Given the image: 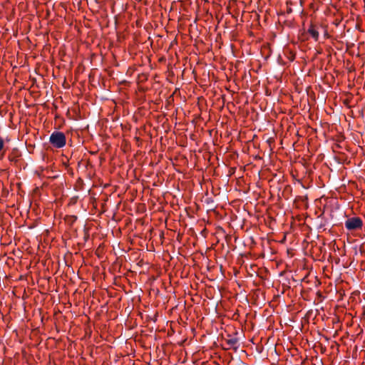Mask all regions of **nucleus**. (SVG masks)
<instances>
[{"label":"nucleus","mask_w":365,"mask_h":365,"mask_svg":"<svg viewBox=\"0 0 365 365\" xmlns=\"http://www.w3.org/2000/svg\"><path fill=\"white\" fill-rule=\"evenodd\" d=\"M344 225H345V227L348 230L352 231V230H356L361 229L363 225V222L360 217H354L348 218L345 221Z\"/></svg>","instance_id":"1"},{"label":"nucleus","mask_w":365,"mask_h":365,"mask_svg":"<svg viewBox=\"0 0 365 365\" xmlns=\"http://www.w3.org/2000/svg\"><path fill=\"white\" fill-rule=\"evenodd\" d=\"M307 33L315 41H317L319 36V28L316 25L311 24L307 30Z\"/></svg>","instance_id":"2"},{"label":"nucleus","mask_w":365,"mask_h":365,"mask_svg":"<svg viewBox=\"0 0 365 365\" xmlns=\"http://www.w3.org/2000/svg\"><path fill=\"white\" fill-rule=\"evenodd\" d=\"M225 341L229 346L228 348H224L225 349L232 348L236 351L239 348V340L236 337L225 339Z\"/></svg>","instance_id":"3"},{"label":"nucleus","mask_w":365,"mask_h":365,"mask_svg":"<svg viewBox=\"0 0 365 365\" xmlns=\"http://www.w3.org/2000/svg\"><path fill=\"white\" fill-rule=\"evenodd\" d=\"M66 138H49V143L55 148H62L66 143Z\"/></svg>","instance_id":"4"},{"label":"nucleus","mask_w":365,"mask_h":365,"mask_svg":"<svg viewBox=\"0 0 365 365\" xmlns=\"http://www.w3.org/2000/svg\"><path fill=\"white\" fill-rule=\"evenodd\" d=\"M50 137H59V138H61V137H65L64 136V134L61 132H54L53 133Z\"/></svg>","instance_id":"5"},{"label":"nucleus","mask_w":365,"mask_h":365,"mask_svg":"<svg viewBox=\"0 0 365 365\" xmlns=\"http://www.w3.org/2000/svg\"><path fill=\"white\" fill-rule=\"evenodd\" d=\"M274 138H267L266 142L267 144H269V146H271L272 143L274 142Z\"/></svg>","instance_id":"6"},{"label":"nucleus","mask_w":365,"mask_h":365,"mask_svg":"<svg viewBox=\"0 0 365 365\" xmlns=\"http://www.w3.org/2000/svg\"><path fill=\"white\" fill-rule=\"evenodd\" d=\"M4 141L3 138H0V151L4 148Z\"/></svg>","instance_id":"7"},{"label":"nucleus","mask_w":365,"mask_h":365,"mask_svg":"<svg viewBox=\"0 0 365 365\" xmlns=\"http://www.w3.org/2000/svg\"><path fill=\"white\" fill-rule=\"evenodd\" d=\"M69 219H70V222H75L77 220V217L74 216V215H72V216L69 217Z\"/></svg>","instance_id":"8"},{"label":"nucleus","mask_w":365,"mask_h":365,"mask_svg":"<svg viewBox=\"0 0 365 365\" xmlns=\"http://www.w3.org/2000/svg\"><path fill=\"white\" fill-rule=\"evenodd\" d=\"M335 146H336V148H335V147H334V148H333V150H334V152H336V148H341V146L340 145H339V144H336V145H335Z\"/></svg>","instance_id":"9"},{"label":"nucleus","mask_w":365,"mask_h":365,"mask_svg":"<svg viewBox=\"0 0 365 365\" xmlns=\"http://www.w3.org/2000/svg\"><path fill=\"white\" fill-rule=\"evenodd\" d=\"M164 139H165V140H166L167 138H160V143H161V144H163V140Z\"/></svg>","instance_id":"10"},{"label":"nucleus","mask_w":365,"mask_h":365,"mask_svg":"<svg viewBox=\"0 0 365 365\" xmlns=\"http://www.w3.org/2000/svg\"><path fill=\"white\" fill-rule=\"evenodd\" d=\"M279 143H280L281 145H283V141H282V138H279Z\"/></svg>","instance_id":"11"}]
</instances>
